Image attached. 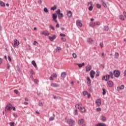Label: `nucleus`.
Returning a JSON list of instances; mask_svg holds the SVG:
<instances>
[{
    "label": "nucleus",
    "mask_w": 126,
    "mask_h": 126,
    "mask_svg": "<svg viewBox=\"0 0 126 126\" xmlns=\"http://www.w3.org/2000/svg\"><path fill=\"white\" fill-rule=\"evenodd\" d=\"M65 76H66V73H65V72H63L61 74V77H63V78H64V77H65Z\"/></svg>",
    "instance_id": "393cba45"
},
{
    "label": "nucleus",
    "mask_w": 126,
    "mask_h": 126,
    "mask_svg": "<svg viewBox=\"0 0 126 126\" xmlns=\"http://www.w3.org/2000/svg\"><path fill=\"white\" fill-rule=\"evenodd\" d=\"M95 72L94 70L91 71L90 75L92 78H94V75H95Z\"/></svg>",
    "instance_id": "dca6fc26"
},
{
    "label": "nucleus",
    "mask_w": 126,
    "mask_h": 126,
    "mask_svg": "<svg viewBox=\"0 0 126 126\" xmlns=\"http://www.w3.org/2000/svg\"><path fill=\"white\" fill-rule=\"evenodd\" d=\"M101 99H97L95 101V104L99 107L100 106H101Z\"/></svg>",
    "instance_id": "f8f14e48"
},
{
    "label": "nucleus",
    "mask_w": 126,
    "mask_h": 126,
    "mask_svg": "<svg viewBox=\"0 0 126 126\" xmlns=\"http://www.w3.org/2000/svg\"><path fill=\"white\" fill-rule=\"evenodd\" d=\"M9 68H10V65H9V64H7V69H9Z\"/></svg>",
    "instance_id": "6e6d98bb"
},
{
    "label": "nucleus",
    "mask_w": 126,
    "mask_h": 126,
    "mask_svg": "<svg viewBox=\"0 0 126 126\" xmlns=\"http://www.w3.org/2000/svg\"><path fill=\"white\" fill-rule=\"evenodd\" d=\"M1 63H2V59L0 58V64H1Z\"/></svg>",
    "instance_id": "0e129e2a"
},
{
    "label": "nucleus",
    "mask_w": 126,
    "mask_h": 126,
    "mask_svg": "<svg viewBox=\"0 0 126 126\" xmlns=\"http://www.w3.org/2000/svg\"><path fill=\"white\" fill-rule=\"evenodd\" d=\"M17 46H19V41L17 39H14L13 47L15 48V47H17Z\"/></svg>",
    "instance_id": "6e6552de"
},
{
    "label": "nucleus",
    "mask_w": 126,
    "mask_h": 126,
    "mask_svg": "<svg viewBox=\"0 0 126 126\" xmlns=\"http://www.w3.org/2000/svg\"><path fill=\"white\" fill-rule=\"evenodd\" d=\"M76 24H77V25L79 26V27H82V23H81V21L78 20L76 21Z\"/></svg>",
    "instance_id": "2eb2a0df"
},
{
    "label": "nucleus",
    "mask_w": 126,
    "mask_h": 126,
    "mask_svg": "<svg viewBox=\"0 0 126 126\" xmlns=\"http://www.w3.org/2000/svg\"><path fill=\"white\" fill-rule=\"evenodd\" d=\"M110 76L108 75H107L106 76H103L102 77V80H105V81H108V80H110Z\"/></svg>",
    "instance_id": "1a4fd4ad"
},
{
    "label": "nucleus",
    "mask_w": 126,
    "mask_h": 126,
    "mask_svg": "<svg viewBox=\"0 0 126 126\" xmlns=\"http://www.w3.org/2000/svg\"><path fill=\"white\" fill-rule=\"evenodd\" d=\"M87 84L89 85V86H90V85L91 84V81H88Z\"/></svg>",
    "instance_id": "5fc2aeb1"
},
{
    "label": "nucleus",
    "mask_w": 126,
    "mask_h": 126,
    "mask_svg": "<svg viewBox=\"0 0 126 126\" xmlns=\"http://www.w3.org/2000/svg\"><path fill=\"white\" fill-rule=\"evenodd\" d=\"M53 77H54L55 78H57L58 75L56 73H54L53 75H52Z\"/></svg>",
    "instance_id": "c03bdc74"
},
{
    "label": "nucleus",
    "mask_w": 126,
    "mask_h": 126,
    "mask_svg": "<svg viewBox=\"0 0 126 126\" xmlns=\"http://www.w3.org/2000/svg\"><path fill=\"white\" fill-rule=\"evenodd\" d=\"M67 16L69 18H70V17H72V13L71 12V11H69L67 12Z\"/></svg>",
    "instance_id": "f3484780"
},
{
    "label": "nucleus",
    "mask_w": 126,
    "mask_h": 126,
    "mask_svg": "<svg viewBox=\"0 0 126 126\" xmlns=\"http://www.w3.org/2000/svg\"><path fill=\"white\" fill-rule=\"evenodd\" d=\"M80 111L82 112V113H85L86 110H85V107H82L81 108H80Z\"/></svg>",
    "instance_id": "b1692460"
},
{
    "label": "nucleus",
    "mask_w": 126,
    "mask_h": 126,
    "mask_svg": "<svg viewBox=\"0 0 126 126\" xmlns=\"http://www.w3.org/2000/svg\"><path fill=\"white\" fill-rule=\"evenodd\" d=\"M51 86L52 87H59V86H60V85H58V84H56L55 83H51Z\"/></svg>",
    "instance_id": "6ab92c4d"
},
{
    "label": "nucleus",
    "mask_w": 126,
    "mask_h": 126,
    "mask_svg": "<svg viewBox=\"0 0 126 126\" xmlns=\"http://www.w3.org/2000/svg\"><path fill=\"white\" fill-rule=\"evenodd\" d=\"M119 18L121 20H122V21H125V17L124 16V15H121L119 16Z\"/></svg>",
    "instance_id": "bb28decb"
},
{
    "label": "nucleus",
    "mask_w": 126,
    "mask_h": 126,
    "mask_svg": "<svg viewBox=\"0 0 126 126\" xmlns=\"http://www.w3.org/2000/svg\"><path fill=\"white\" fill-rule=\"evenodd\" d=\"M104 30L105 31H108L109 30V27L108 26L104 27Z\"/></svg>",
    "instance_id": "e433bc0d"
},
{
    "label": "nucleus",
    "mask_w": 126,
    "mask_h": 126,
    "mask_svg": "<svg viewBox=\"0 0 126 126\" xmlns=\"http://www.w3.org/2000/svg\"><path fill=\"white\" fill-rule=\"evenodd\" d=\"M95 6L97 7V8H101V5H100V4H96Z\"/></svg>",
    "instance_id": "c9c22d12"
},
{
    "label": "nucleus",
    "mask_w": 126,
    "mask_h": 126,
    "mask_svg": "<svg viewBox=\"0 0 126 126\" xmlns=\"http://www.w3.org/2000/svg\"><path fill=\"white\" fill-rule=\"evenodd\" d=\"M85 64L84 63H83L82 64L78 63L77 65H78L79 67H82V66H84Z\"/></svg>",
    "instance_id": "c85d7f7f"
},
{
    "label": "nucleus",
    "mask_w": 126,
    "mask_h": 126,
    "mask_svg": "<svg viewBox=\"0 0 126 126\" xmlns=\"http://www.w3.org/2000/svg\"><path fill=\"white\" fill-rule=\"evenodd\" d=\"M56 13L57 14H58V18H59V19H62V18H63V13H61L60 9H58L56 11Z\"/></svg>",
    "instance_id": "20e7f679"
},
{
    "label": "nucleus",
    "mask_w": 126,
    "mask_h": 126,
    "mask_svg": "<svg viewBox=\"0 0 126 126\" xmlns=\"http://www.w3.org/2000/svg\"><path fill=\"white\" fill-rule=\"evenodd\" d=\"M41 34L44 35V36H49L50 35V33L45 31L41 32Z\"/></svg>",
    "instance_id": "4be33fe9"
},
{
    "label": "nucleus",
    "mask_w": 126,
    "mask_h": 126,
    "mask_svg": "<svg viewBox=\"0 0 126 126\" xmlns=\"http://www.w3.org/2000/svg\"><path fill=\"white\" fill-rule=\"evenodd\" d=\"M106 117L102 116L101 117V121H102V122H106Z\"/></svg>",
    "instance_id": "c756f323"
},
{
    "label": "nucleus",
    "mask_w": 126,
    "mask_h": 126,
    "mask_svg": "<svg viewBox=\"0 0 126 126\" xmlns=\"http://www.w3.org/2000/svg\"><path fill=\"white\" fill-rule=\"evenodd\" d=\"M96 111H97V112H101V108H100V107L97 108L96 109Z\"/></svg>",
    "instance_id": "864d4df0"
},
{
    "label": "nucleus",
    "mask_w": 126,
    "mask_h": 126,
    "mask_svg": "<svg viewBox=\"0 0 126 126\" xmlns=\"http://www.w3.org/2000/svg\"><path fill=\"white\" fill-rule=\"evenodd\" d=\"M102 91H103L102 94L106 95V90L105 89H103Z\"/></svg>",
    "instance_id": "a19ab883"
},
{
    "label": "nucleus",
    "mask_w": 126,
    "mask_h": 126,
    "mask_svg": "<svg viewBox=\"0 0 126 126\" xmlns=\"http://www.w3.org/2000/svg\"><path fill=\"white\" fill-rule=\"evenodd\" d=\"M14 92L15 94H18V91L17 90H14Z\"/></svg>",
    "instance_id": "603ef678"
},
{
    "label": "nucleus",
    "mask_w": 126,
    "mask_h": 126,
    "mask_svg": "<svg viewBox=\"0 0 126 126\" xmlns=\"http://www.w3.org/2000/svg\"><path fill=\"white\" fill-rule=\"evenodd\" d=\"M82 107V104H81V103H79L76 104L75 105V107L77 109H78L79 110Z\"/></svg>",
    "instance_id": "ddd939ff"
},
{
    "label": "nucleus",
    "mask_w": 126,
    "mask_h": 126,
    "mask_svg": "<svg viewBox=\"0 0 126 126\" xmlns=\"http://www.w3.org/2000/svg\"><path fill=\"white\" fill-rule=\"evenodd\" d=\"M52 18H53V21H55L56 23H58V20H57V18H58V16L57 14L54 13L52 14Z\"/></svg>",
    "instance_id": "0eeeda50"
},
{
    "label": "nucleus",
    "mask_w": 126,
    "mask_h": 126,
    "mask_svg": "<svg viewBox=\"0 0 126 126\" xmlns=\"http://www.w3.org/2000/svg\"><path fill=\"white\" fill-rule=\"evenodd\" d=\"M36 44H38V42L34 41L33 43V45H34V46H36Z\"/></svg>",
    "instance_id": "13d9d810"
},
{
    "label": "nucleus",
    "mask_w": 126,
    "mask_h": 126,
    "mask_svg": "<svg viewBox=\"0 0 126 126\" xmlns=\"http://www.w3.org/2000/svg\"><path fill=\"white\" fill-rule=\"evenodd\" d=\"M50 28H51V29H52V30H53V31H55V28L54 27V26L52 25H50L49 26Z\"/></svg>",
    "instance_id": "4c0bfd02"
},
{
    "label": "nucleus",
    "mask_w": 126,
    "mask_h": 126,
    "mask_svg": "<svg viewBox=\"0 0 126 126\" xmlns=\"http://www.w3.org/2000/svg\"><path fill=\"white\" fill-rule=\"evenodd\" d=\"M123 14H124V16L125 17V18H126V12H123Z\"/></svg>",
    "instance_id": "338daca9"
},
{
    "label": "nucleus",
    "mask_w": 126,
    "mask_h": 126,
    "mask_svg": "<svg viewBox=\"0 0 126 126\" xmlns=\"http://www.w3.org/2000/svg\"><path fill=\"white\" fill-rule=\"evenodd\" d=\"M119 54L118 53H115V59H118L119 58Z\"/></svg>",
    "instance_id": "2f4dec72"
},
{
    "label": "nucleus",
    "mask_w": 126,
    "mask_h": 126,
    "mask_svg": "<svg viewBox=\"0 0 126 126\" xmlns=\"http://www.w3.org/2000/svg\"><path fill=\"white\" fill-rule=\"evenodd\" d=\"M107 84L109 86V87H113V86H114V82H113V81H109L107 82Z\"/></svg>",
    "instance_id": "9b49d317"
},
{
    "label": "nucleus",
    "mask_w": 126,
    "mask_h": 126,
    "mask_svg": "<svg viewBox=\"0 0 126 126\" xmlns=\"http://www.w3.org/2000/svg\"><path fill=\"white\" fill-rule=\"evenodd\" d=\"M87 42L89 44L92 45V44H93V43H94V40H93V39H92V38H89L88 39Z\"/></svg>",
    "instance_id": "4468645a"
},
{
    "label": "nucleus",
    "mask_w": 126,
    "mask_h": 126,
    "mask_svg": "<svg viewBox=\"0 0 126 126\" xmlns=\"http://www.w3.org/2000/svg\"><path fill=\"white\" fill-rule=\"evenodd\" d=\"M108 75H109L111 78L113 79V72H110L109 74H108Z\"/></svg>",
    "instance_id": "f704fd0d"
},
{
    "label": "nucleus",
    "mask_w": 126,
    "mask_h": 126,
    "mask_svg": "<svg viewBox=\"0 0 126 126\" xmlns=\"http://www.w3.org/2000/svg\"><path fill=\"white\" fill-rule=\"evenodd\" d=\"M57 51H61L62 50V48L61 47H57Z\"/></svg>",
    "instance_id": "052dcab7"
},
{
    "label": "nucleus",
    "mask_w": 126,
    "mask_h": 126,
    "mask_svg": "<svg viewBox=\"0 0 126 126\" xmlns=\"http://www.w3.org/2000/svg\"><path fill=\"white\" fill-rule=\"evenodd\" d=\"M97 25V26H99L100 25V22H92L90 23L89 26L90 27H95Z\"/></svg>",
    "instance_id": "7ed1b4c3"
},
{
    "label": "nucleus",
    "mask_w": 126,
    "mask_h": 126,
    "mask_svg": "<svg viewBox=\"0 0 126 126\" xmlns=\"http://www.w3.org/2000/svg\"><path fill=\"white\" fill-rule=\"evenodd\" d=\"M67 123L69 125V126H74L75 125V122L72 119H69L67 121Z\"/></svg>",
    "instance_id": "39448f33"
},
{
    "label": "nucleus",
    "mask_w": 126,
    "mask_h": 126,
    "mask_svg": "<svg viewBox=\"0 0 126 126\" xmlns=\"http://www.w3.org/2000/svg\"><path fill=\"white\" fill-rule=\"evenodd\" d=\"M83 94L84 96H86V95H87V94H88V92H87L86 91L83 92Z\"/></svg>",
    "instance_id": "ea45409f"
},
{
    "label": "nucleus",
    "mask_w": 126,
    "mask_h": 126,
    "mask_svg": "<svg viewBox=\"0 0 126 126\" xmlns=\"http://www.w3.org/2000/svg\"><path fill=\"white\" fill-rule=\"evenodd\" d=\"M61 40L62 41H63V42H65L66 41V38L64 37H62Z\"/></svg>",
    "instance_id": "37998d69"
},
{
    "label": "nucleus",
    "mask_w": 126,
    "mask_h": 126,
    "mask_svg": "<svg viewBox=\"0 0 126 126\" xmlns=\"http://www.w3.org/2000/svg\"><path fill=\"white\" fill-rule=\"evenodd\" d=\"M53 77H53L52 75H51V76L49 78L50 80H54V78Z\"/></svg>",
    "instance_id": "bf43d9fd"
},
{
    "label": "nucleus",
    "mask_w": 126,
    "mask_h": 126,
    "mask_svg": "<svg viewBox=\"0 0 126 126\" xmlns=\"http://www.w3.org/2000/svg\"><path fill=\"white\" fill-rule=\"evenodd\" d=\"M87 79L88 81H91V80L90 79V78L89 77H87Z\"/></svg>",
    "instance_id": "680f3d73"
},
{
    "label": "nucleus",
    "mask_w": 126,
    "mask_h": 126,
    "mask_svg": "<svg viewBox=\"0 0 126 126\" xmlns=\"http://www.w3.org/2000/svg\"><path fill=\"white\" fill-rule=\"evenodd\" d=\"M60 36H61V37H65L66 35L63 33H60Z\"/></svg>",
    "instance_id": "09e8293b"
},
{
    "label": "nucleus",
    "mask_w": 126,
    "mask_h": 126,
    "mask_svg": "<svg viewBox=\"0 0 126 126\" xmlns=\"http://www.w3.org/2000/svg\"><path fill=\"white\" fill-rule=\"evenodd\" d=\"M101 3L104 7H107V4H106V3H105V2H104V1L101 0Z\"/></svg>",
    "instance_id": "7c9ffc66"
},
{
    "label": "nucleus",
    "mask_w": 126,
    "mask_h": 126,
    "mask_svg": "<svg viewBox=\"0 0 126 126\" xmlns=\"http://www.w3.org/2000/svg\"><path fill=\"white\" fill-rule=\"evenodd\" d=\"M38 3L41 4V3H42V0H38Z\"/></svg>",
    "instance_id": "774afa93"
},
{
    "label": "nucleus",
    "mask_w": 126,
    "mask_h": 126,
    "mask_svg": "<svg viewBox=\"0 0 126 126\" xmlns=\"http://www.w3.org/2000/svg\"><path fill=\"white\" fill-rule=\"evenodd\" d=\"M55 9H57V5H55L53 7H52L51 8V10H55Z\"/></svg>",
    "instance_id": "473e14b6"
},
{
    "label": "nucleus",
    "mask_w": 126,
    "mask_h": 126,
    "mask_svg": "<svg viewBox=\"0 0 126 126\" xmlns=\"http://www.w3.org/2000/svg\"><path fill=\"white\" fill-rule=\"evenodd\" d=\"M0 5L1 6H5V4L2 1H0Z\"/></svg>",
    "instance_id": "72a5a7b5"
},
{
    "label": "nucleus",
    "mask_w": 126,
    "mask_h": 126,
    "mask_svg": "<svg viewBox=\"0 0 126 126\" xmlns=\"http://www.w3.org/2000/svg\"><path fill=\"white\" fill-rule=\"evenodd\" d=\"M73 114L74 116H77L78 115V111L77 109H75L73 111Z\"/></svg>",
    "instance_id": "a878e982"
},
{
    "label": "nucleus",
    "mask_w": 126,
    "mask_h": 126,
    "mask_svg": "<svg viewBox=\"0 0 126 126\" xmlns=\"http://www.w3.org/2000/svg\"><path fill=\"white\" fill-rule=\"evenodd\" d=\"M56 27H57V28H60V25L57 23L56 25Z\"/></svg>",
    "instance_id": "69168bd1"
},
{
    "label": "nucleus",
    "mask_w": 126,
    "mask_h": 126,
    "mask_svg": "<svg viewBox=\"0 0 126 126\" xmlns=\"http://www.w3.org/2000/svg\"><path fill=\"white\" fill-rule=\"evenodd\" d=\"M32 64H33V66H34V67H37V64H36V62H35L34 61H32Z\"/></svg>",
    "instance_id": "cd10ccee"
},
{
    "label": "nucleus",
    "mask_w": 126,
    "mask_h": 126,
    "mask_svg": "<svg viewBox=\"0 0 126 126\" xmlns=\"http://www.w3.org/2000/svg\"><path fill=\"white\" fill-rule=\"evenodd\" d=\"M114 75L115 77H119L121 75V72L118 70H115L114 71Z\"/></svg>",
    "instance_id": "423d86ee"
},
{
    "label": "nucleus",
    "mask_w": 126,
    "mask_h": 126,
    "mask_svg": "<svg viewBox=\"0 0 126 126\" xmlns=\"http://www.w3.org/2000/svg\"><path fill=\"white\" fill-rule=\"evenodd\" d=\"M56 38H57V36H56V35H53L52 37L51 36H49V39H50L51 41H54V40H55V39H56Z\"/></svg>",
    "instance_id": "a211bd4d"
},
{
    "label": "nucleus",
    "mask_w": 126,
    "mask_h": 126,
    "mask_svg": "<svg viewBox=\"0 0 126 126\" xmlns=\"http://www.w3.org/2000/svg\"><path fill=\"white\" fill-rule=\"evenodd\" d=\"M92 69V67L90 65H87L86 67V72H88L91 70Z\"/></svg>",
    "instance_id": "9d476101"
},
{
    "label": "nucleus",
    "mask_w": 126,
    "mask_h": 126,
    "mask_svg": "<svg viewBox=\"0 0 126 126\" xmlns=\"http://www.w3.org/2000/svg\"><path fill=\"white\" fill-rule=\"evenodd\" d=\"M88 6H89L88 9L90 11H92V10H93L94 6L93 5V2H92V1H90L88 3Z\"/></svg>",
    "instance_id": "f03ea898"
},
{
    "label": "nucleus",
    "mask_w": 126,
    "mask_h": 126,
    "mask_svg": "<svg viewBox=\"0 0 126 126\" xmlns=\"http://www.w3.org/2000/svg\"><path fill=\"white\" fill-rule=\"evenodd\" d=\"M44 11L45 12H46V13H47V12H49V11L48 10V8H47L46 7H45V8H44Z\"/></svg>",
    "instance_id": "a18cd8bd"
},
{
    "label": "nucleus",
    "mask_w": 126,
    "mask_h": 126,
    "mask_svg": "<svg viewBox=\"0 0 126 126\" xmlns=\"http://www.w3.org/2000/svg\"><path fill=\"white\" fill-rule=\"evenodd\" d=\"M95 126H106V124L105 123H98Z\"/></svg>",
    "instance_id": "aec40b11"
},
{
    "label": "nucleus",
    "mask_w": 126,
    "mask_h": 126,
    "mask_svg": "<svg viewBox=\"0 0 126 126\" xmlns=\"http://www.w3.org/2000/svg\"><path fill=\"white\" fill-rule=\"evenodd\" d=\"M120 89V90H123L125 89V85H122L120 87H118L117 89Z\"/></svg>",
    "instance_id": "5701e85b"
},
{
    "label": "nucleus",
    "mask_w": 126,
    "mask_h": 126,
    "mask_svg": "<svg viewBox=\"0 0 126 126\" xmlns=\"http://www.w3.org/2000/svg\"><path fill=\"white\" fill-rule=\"evenodd\" d=\"M99 46H100V47L101 48V49L103 48V47H104L102 42H100V43Z\"/></svg>",
    "instance_id": "8fccbe9b"
},
{
    "label": "nucleus",
    "mask_w": 126,
    "mask_h": 126,
    "mask_svg": "<svg viewBox=\"0 0 126 126\" xmlns=\"http://www.w3.org/2000/svg\"><path fill=\"white\" fill-rule=\"evenodd\" d=\"M12 110V105L10 103H8L5 108V112H8Z\"/></svg>",
    "instance_id": "f257e3e1"
},
{
    "label": "nucleus",
    "mask_w": 126,
    "mask_h": 126,
    "mask_svg": "<svg viewBox=\"0 0 126 126\" xmlns=\"http://www.w3.org/2000/svg\"><path fill=\"white\" fill-rule=\"evenodd\" d=\"M38 105H39V106H42L43 105V103L41 101H39V103H38Z\"/></svg>",
    "instance_id": "4d7b16f0"
},
{
    "label": "nucleus",
    "mask_w": 126,
    "mask_h": 126,
    "mask_svg": "<svg viewBox=\"0 0 126 126\" xmlns=\"http://www.w3.org/2000/svg\"><path fill=\"white\" fill-rule=\"evenodd\" d=\"M34 82H35V83H38L39 82V80H38L37 79H35L34 80Z\"/></svg>",
    "instance_id": "de8ad7c7"
},
{
    "label": "nucleus",
    "mask_w": 126,
    "mask_h": 126,
    "mask_svg": "<svg viewBox=\"0 0 126 126\" xmlns=\"http://www.w3.org/2000/svg\"><path fill=\"white\" fill-rule=\"evenodd\" d=\"M87 95H88V98H90L91 97V94H90L88 93Z\"/></svg>",
    "instance_id": "e2e57ef3"
},
{
    "label": "nucleus",
    "mask_w": 126,
    "mask_h": 126,
    "mask_svg": "<svg viewBox=\"0 0 126 126\" xmlns=\"http://www.w3.org/2000/svg\"><path fill=\"white\" fill-rule=\"evenodd\" d=\"M84 123V119H82L80 120H79L78 121V124L79 125H83V124Z\"/></svg>",
    "instance_id": "412c9836"
},
{
    "label": "nucleus",
    "mask_w": 126,
    "mask_h": 126,
    "mask_svg": "<svg viewBox=\"0 0 126 126\" xmlns=\"http://www.w3.org/2000/svg\"><path fill=\"white\" fill-rule=\"evenodd\" d=\"M54 120H55V117H51L49 118V121H54Z\"/></svg>",
    "instance_id": "79ce46f5"
},
{
    "label": "nucleus",
    "mask_w": 126,
    "mask_h": 126,
    "mask_svg": "<svg viewBox=\"0 0 126 126\" xmlns=\"http://www.w3.org/2000/svg\"><path fill=\"white\" fill-rule=\"evenodd\" d=\"M72 57L73 58H74V59H76L77 55H76V54L75 53H73L72 54Z\"/></svg>",
    "instance_id": "58836bf2"
},
{
    "label": "nucleus",
    "mask_w": 126,
    "mask_h": 126,
    "mask_svg": "<svg viewBox=\"0 0 126 126\" xmlns=\"http://www.w3.org/2000/svg\"><path fill=\"white\" fill-rule=\"evenodd\" d=\"M8 60L10 63H11V58H10V56H8Z\"/></svg>",
    "instance_id": "3c124183"
},
{
    "label": "nucleus",
    "mask_w": 126,
    "mask_h": 126,
    "mask_svg": "<svg viewBox=\"0 0 126 126\" xmlns=\"http://www.w3.org/2000/svg\"><path fill=\"white\" fill-rule=\"evenodd\" d=\"M10 126H14L15 123L14 122H11L9 123Z\"/></svg>",
    "instance_id": "49530a36"
}]
</instances>
